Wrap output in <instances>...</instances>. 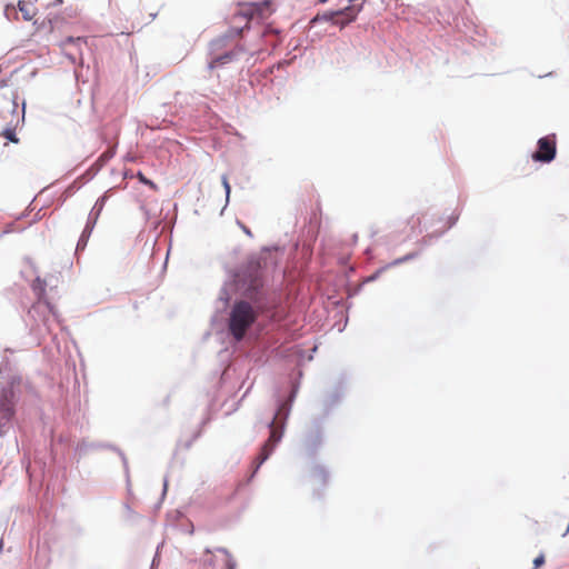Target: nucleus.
Masks as SVG:
<instances>
[{
	"instance_id": "f257e3e1",
	"label": "nucleus",
	"mask_w": 569,
	"mask_h": 569,
	"mask_svg": "<svg viewBox=\"0 0 569 569\" xmlns=\"http://www.w3.org/2000/svg\"><path fill=\"white\" fill-rule=\"evenodd\" d=\"M273 11V4L269 0L238 3L230 17L231 31L241 34L244 29L249 28L250 21H264Z\"/></svg>"
},
{
	"instance_id": "f03ea898",
	"label": "nucleus",
	"mask_w": 569,
	"mask_h": 569,
	"mask_svg": "<svg viewBox=\"0 0 569 569\" xmlns=\"http://www.w3.org/2000/svg\"><path fill=\"white\" fill-rule=\"evenodd\" d=\"M258 312L244 300L237 301L229 316L228 328L236 341H241L247 330L257 320Z\"/></svg>"
},
{
	"instance_id": "7ed1b4c3",
	"label": "nucleus",
	"mask_w": 569,
	"mask_h": 569,
	"mask_svg": "<svg viewBox=\"0 0 569 569\" xmlns=\"http://www.w3.org/2000/svg\"><path fill=\"white\" fill-rule=\"evenodd\" d=\"M13 393L3 391L0 393V435L4 433L10 427L16 415Z\"/></svg>"
},
{
	"instance_id": "20e7f679",
	"label": "nucleus",
	"mask_w": 569,
	"mask_h": 569,
	"mask_svg": "<svg viewBox=\"0 0 569 569\" xmlns=\"http://www.w3.org/2000/svg\"><path fill=\"white\" fill-rule=\"evenodd\" d=\"M276 421L277 417H274L272 422L270 423V436L262 446L259 456L254 460V471H257L260 468V466L269 458V456L273 451L274 446L280 441L282 437V431L278 429V427L276 426Z\"/></svg>"
},
{
	"instance_id": "39448f33",
	"label": "nucleus",
	"mask_w": 569,
	"mask_h": 569,
	"mask_svg": "<svg viewBox=\"0 0 569 569\" xmlns=\"http://www.w3.org/2000/svg\"><path fill=\"white\" fill-rule=\"evenodd\" d=\"M556 156V142L549 137L538 140V150L532 154L533 160L550 162Z\"/></svg>"
},
{
	"instance_id": "423d86ee",
	"label": "nucleus",
	"mask_w": 569,
	"mask_h": 569,
	"mask_svg": "<svg viewBox=\"0 0 569 569\" xmlns=\"http://www.w3.org/2000/svg\"><path fill=\"white\" fill-rule=\"evenodd\" d=\"M361 6H348L343 9H338L330 13V19L342 27L353 21L360 12Z\"/></svg>"
},
{
	"instance_id": "0eeeda50",
	"label": "nucleus",
	"mask_w": 569,
	"mask_h": 569,
	"mask_svg": "<svg viewBox=\"0 0 569 569\" xmlns=\"http://www.w3.org/2000/svg\"><path fill=\"white\" fill-rule=\"evenodd\" d=\"M310 480L316 491L329 482V472L323 466H315L310 471Z\"/></svg>"
},
{
	"instance_id": "6e6552de",
	"label": "nucleus",
	"mask_w": 569,
	"mask_h": 569,
	"mask_svg": "<svg viewBox=\"0 0 569 569\" xmlns=\"http://www.w3.org/2000/svg\"><path fill=\"white\" fill-rule=\"evenodd\" d=\"M408 223L410 224V228H411V234H417L422 231L420 228V226H421V217L420 216H418V214L411 216Z\"/></svg>"
},
{
	"instance_id": "1a4fd4ad",
	"label": "nucleus",
	"mask_w": 569,
	"mask_h": 569,
	"mask_svg": "<svg viewBox=\"0 0 569 569\" xmlns=\"http://www.w3.org/2000/svg\"><path fill=\"white\" fill-rule=\"evenodd\" d=\"M218 552H221L224 556V569H234L236 561L232 558L231 553L224 548H218Z\"/></svg>"
},
{
	"instance_id": "9d476101",
	"label": "nucleus",
	"mask_w": 569,
	"mask_h": 569,
	"mask_svg": "<svg viewBox=\"0 0 569 569\" xmlns=\"http://www.w3.org/2000/svg\"><path fill=\"white\" fill-rule=\"evenodd\" d=\"M19 10L22 12L26 20L32 19L31 6L24 1H19Z\"/></svg>"
},
{
	"instance_id": "9b49d317",
	"label": "nucleus",
	"mask_w": 569,
	"mask_h": 569,
	"mask_svg": "<svg viewBox=\"0 0 569 569\" xmlns=\"http://www.w3.org/2000/svg\"><path fill=\"white\" fill-rule=\"evenodd\" d=\"M232 59V54L231 53H226L221 57H218L216 58L211 63H210V68H214L219 64H223V63H227L229 62L230 60Z\"/></svg>"
},
{
	"instance_id": "f8f14e48",
	"label": "nucleus",
	"mask_w": 569,
	"mask_h": 569,
	"mask_svg": "<svg viewBox=\"0 0 569 569\" xmlns=\"http://www.w3.org/2000/svg\"><path fill=\"white\" fill-rule=\"evenodd\" d=\"M3 137H6L8 140H10L13 143H18L19 139L16 136L14 130L12 129H6L2 133Z\"/></svg>"
},
{
	"instance_id": "ddd939ff",
	"label": "nucleus",
	"mask_w": 569,
	"mask_h": 569,
	"mask_svg": "<svg viewBox=\"0 0 569 569\" xmlns=\"http://www.w3.org/2000/svg\"><path fill=\"white\" fill-rule=\"evenodd\" d=\"M138 179L140 180V182H142L143 184L146 186H149L150 188L152 189H156L157 186L154 184V182H152L151 180H149L148 178H146L141 172H138L137 174Z\"/></svg>"
},
{
	"instance_id": "4468645a",
	"label": "nucleus",
	"mask_w": 569,
	"mask_h": 569,
	"mask_svg": "<svg viewBox=\"0 0 569 569\" xmlns=\"http://www.w3.org/2000/svg\"><path fill=\"white\" fill-rule=\"evenodd\" d=\"M114 153H116L114 147L109 148L107 151H104L101 154L100 160L108 161V160H110L114 156Z\"/></svg>"
},
{
	"instance_id": "2eb2a0df",
	"label": "nucleus",
	"mask_w": 569,
	"mask_h": 569,
	"mask_svg": "<svg viewBox=\"0 0 569 569\" xmlns=\"http://www.w3.org/2000/svg\"><path fill=\"white\" fill-rule=\"evenodd\" d=\"M545 563V556L541 553L533 560V569L540 568Z\"/></svg>"
},
{
	"instance_id": "dca6fc26",
	"label": "nucleus",
	"mask_w": 569,
	"mask_h": 569,
	"mask_svg": "<svg viewBox=\"0 0 569 569\" xmlns=\"http://www.w3.org/2000/svg\"><path fill=\"white\" fill-rule=\"evenodd\" d=\"M222 184H223V188H224L227 197H228L230 193V184H229L228 178L226 176L222 177Z\"/></svg>"
},
{
	"instance_id": "f3484780",
	"label": "nucleus",
	"mask_w": 569,
	"mask_h": 569,
	"mask_svg": "<svg viewBox=\"0 0 569 569\" xmlns=\"http://www.w3.org/2000/svg\"><path fill=\"white\" fill-rule=\"evenodd\" d=\"M73 41H74V39H73V38H68V39H67V42H73ZM76 41H77V42L81 41V38H77V39H76Z\"/></svg>"
},
{
	"instance_id": "a211bd4d",
	"label": "nucleus",
	"mask_w": 569,
	"mask_h": 569,
	"mask_svg": "<svg viewBox=\"0 0 569 569\" xmlns=\"http://www.w3.org/2000/svg\"><path fill=\"white\" fill-rule=\"evenodd\" d=\"M63 1H64V0H57V2H58V3H60V4H61V3H63Z\"/></svg>"
},
{
	"instance_id": "6ab92c4d",
	"label": "nucleus",
	"mask_w": 569,
	"mask_h": 569,
	"mask_svg": "<svg viewBox=\"0 0 569 569\" xmlns=\"http://www.w3.org/2000/svg\"><path fill=\"white\" fill-rule=\"evenodd\" d=\"M328 0H319L320 3H325L327 2Z\"/></svg>"
}]
</instances>
